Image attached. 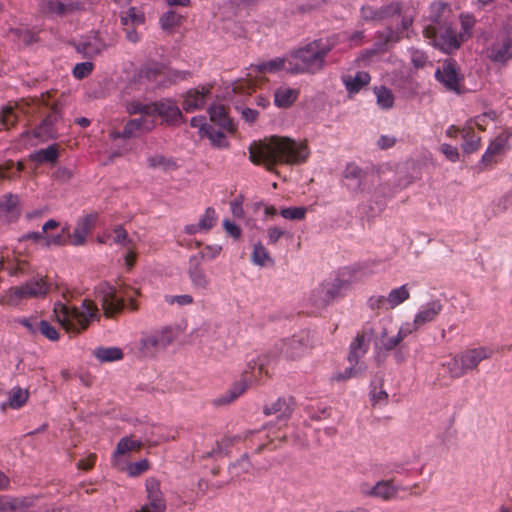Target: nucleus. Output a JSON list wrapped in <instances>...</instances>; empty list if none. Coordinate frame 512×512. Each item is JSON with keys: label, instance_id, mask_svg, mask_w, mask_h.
I'll return each instance as SVG.
<instances>
[{"label": "nucleus", "instance_id": "obj_1", "mask_svg": "<svg viewBox=\"0 0 512 512\" xmlns=\"http://www.w3.org/2000/svg\"><path fill=\"white\" fill-rule=\"evenodd\" d=\"M306 140L300 142L284 136H271L267 141L250 148V159L272 171L277 164L300 165L309 158Z\"/></svg>", "mask_w": 512, "mask_h": 512}, {"label": "nucleus", "instance_id": "obj_2", "mask_svg": "<svg viewBox=\"0 0 512 512\" xmlns=\"http://www.w3.org/2000/svg\"><path fill=\"white\" fill-rule=\"evenodd\" d=\"M334 44L328 39H316L294 51L289 59L290 72L317 73L325 66V58Z\"/></svg>", "mask_w": 512, "mask_h": 512}, {"label": "nucleus", "instance_id": "obj_3", "mask_svg": "<svg viewBox=\"0 0 512 512\" xmlns=\"http://www.w3.org/2000/svg\"><path fill=\"white\" fill-rule=\"evenodd\" d=\"M54 313L57 321L68 333L75 335L85 331L92 320H99V309L94 301L84 299L81 308L68 307L58 303L54 307Z\"/></svg>", "mask_w": 512, "mask_h": 512}, {"label": "nucleus", "instance_id": "obj_4", "mask_svg": "<svg viewBox=\"0 0 512 512\" xmlns=\"http://www.w3.org/2000/svg\"><path fill=\"white\" fill-rule=\"evenodd\" d=\"M129 114L134 115L137 112L152 114L161 117L166 123L176 125L183 121L182 113L177 104L170 99L143 104L139 101L131 102L127 105Z\"/></svg>", "mask_w": 512, "mask_h": 512}, {"label": "nucleus", "instance_id": "obj_5", "mask_svg": "<svg viewBox=\"0 0 512 512\" xmlns=\"http://www.w3.org/2000/svg\"><path fill=\"white\" fill-rule=\"evenodd\" d=\"M95 298L100 303L106 318H114L124 309L123 297L119 296L116 288L107 282L100 283L96 287Z\"/></svg>", "mask_w": 512, "mask_h": 512}, {"label": "nucleus", "instance_id": "obj_6", "mask_svg": "<svg viewBox=\"0 0 512 512\" xmlns=\"http://www.w3.org/2000/svg\"><path fill=\"white\" fill-rule=\"evenodd\" d=\"M424 36L433 40V45L445 53H452L458 50L464 40L451 26L442 27L437 32L433 26H427L424 29Z\"/></svg>", "mask_w": 512, "mask_h": 512}, {"label": "nucleus", "instance_id": "obj_7", "mask_svg": "<svg viewBox=\"0 0 512 512\" xmlns=\"http://www.w3.org/2000/svg\"><path fill=\"white\" fill-rule=\"evenodd\" d=\"M436 79L444 85V87L456 94L464 92L463 76L459 72V68L454 61L446 60L440 68L435 72Z\"/></svg>", "mask_w": 512, "mask_h": 512}, {"label": "nucleus", "instance_id": "obj_8", "mask_svg": "<svg viewBox=\"0 0 512 512\" xmlns=\"http://www.w3.org/2000/svg\"><path fill=\"white\" fill-rule=\"evenodd\" d=\"M139 118L132 119L126 123L122 132L113 131L110 133L112 139L133 138L153 130L156 126V120L152 114L137 112Z\"/></svg>", "mask_w": 512, "mask_h": 512}, {"label": "nucleus", "instance_id": "obj_9", "mask_svg": "<svg viewBox=\"0 0 512 512\" xmlns=\"http://www.w3.org/2000/svg\"><path fill=\"white\" fill-rule=\"evenodd\" d=\"M88 5L87 0H40V9L43 13L57 16L86 10Z\"/></svg>", "mask_w": 512, "mask_h": 512}, {"label": "nucleus", "instance_id": "obj_10", "mask_svg": "<svg viewBox=\"0 0 512 512\" xmlns=\"http://www.w3.org/2000/svg\"><path fill=\"white\" fill-rule=\"evenodd\" d=\"M487 57L494 63L505 64L512 59V35L499 34L494 42L486 49Z\"/></svg>", "mask_w": 512, "mask_h": 512}, {"label": "nucleus", "instance_id": "obj_11", "mask_svg": "<svg viewBox=\"0 0 512 512\" xmlns=\"http://www.w3.org/2000/svg\"><path fill=\"white\" fill-rule=\"evenodd\" d=\"M98 219L97 213H90L81 217L72 234L68 228H63L62 232L70 237V243L74 246H82L86 243V237L91 233Z\"/></svg>", "mask_w": 512, "mask_h": 512}, {"label": "nucleus", "instance_id": "obj_12", "mask_svg": "<svg viewBox=\"0 0 512 512\" xmlns=\"http://www.w3.org/2000/svg\"><path fill=\"white\" fill-rule=\"evenodd\" d=\"M147 504L139 512H165L166 501L160 489V482L155 478L146 480Z\"/></svg>", "mask_w": 512, "mask_h": 512}, {"label": "nucleus", "instance_id": "obj_13", "mask_svg": "<svg viewBox=\"0 0 512 512\" xmlns=\"http://www.w3.org/2000/svg\"><path fill=\"white\" fill-rule=\"evenodd\" d=\"M342 287L340 280L326 282L313 290L312 301L317 306H326L329 302L338 296Z\"/></svg>", "mask_w": 512, "mask_h": 512}, {"label": "nucleus", "instance_id": "obj_14", "mask_svg": "<svg viewBox=\"0 0 512 512\" xmlns=\"http://www.w3.org/2000/svg\"><path fill=\"white\" fill-rule=\"evenodd\" d=\"M21 214L18 195L8 193L0 198V218L8 222L15 221Z\"/></svg>", "mask_w": 512, "mask_h": 512}, {"label": "nucleus", "instance_id": "obj_15", "mask_svg": "<svg viewBox=\"0 0 512 512\" xmlns=\"http://www.w3.org/2000/svg\"><path fill=\"white\" fill-rule=\"evenodd\" d=\"M58 121V113L55 108L53 111L42 120L37 128L33 131V136L44 142L50 139H56L58 134L54 127Z\"/></svg>", "mask_w": 512, "mask_h": 512}, {"label": "nucleus", "instance_id": "obj_16", "mask_svg": "<svg viewBox=\"0 0 512 512\" xmlns=\"http://www.w3.org/2000/svg\"><path fill=\"white\" fill-rule=\"evenodd\" d=\"M307 350V343L302 338L293 336L283 342L281 352L286 358L297 360L303 357Z\"/></svg>", "mask_w": 512, "mask_h": 512}, {"label": "nucleus", "instance_id": "obj_17", "mask_svg": "<svg viewBox=\"0 0 512 512\" xmlns=\"http://www.w3.org/2000/svg\"><path fill=\"white\" fill-rule=\"evenodd\" d=\"M509 134L501 133L489 145L482 157V163L490 165L495 162L494 157L502 155L508 147Z\"/></svg>", "mask_w": 512, "mask_h": 512}, {"label": "nucleus", "instance_id": "obj_18", "mask_svg": "<svg viewBox=\"0 0 512 512\" xmlns=\"http://www.w3.org/2000/svg\"><path fill=\"white\" fill-rule=\"evenodd\" d=\"M209 93L210 89L205 87H203L201 91L197 89L189 90L184 97L183 109L186 112H192L202 108L206 102V96Z\"/></svg>", "mask_w": 512, "mask_h": 512}, {"label": "nucleus", "instance_id": "obj_19", "mask_svg": "<svg viewBox=\"0 0 512 512\" xmlns=\"http://www.w3.org/2000/svg\"><path fill=\"white\" fill-rule=\"evenodd\" d=\"M293 406L291 398H279L270 405H266L263 412L266 415H275L278 419H286L292 414Z\"/></svg>", "mask_w": 512, "mask_h": 512}, {"label": "nucleus", "instance_id": "obj_20", "mask_svg": "<svg viewBox=\"0 0 512 512\" xmlns=\"http://www.w3.org/2000/svg\"><path fill=\"white\" fill-rule=\"evenodd\" d=\"M492 353L491 349L485 347L469 349L461 353L466 371L475 369L482 360L490 358Z\"/></svg>", "mask_w": 512, "mask_h": 512}, {"label": "nucleus", "instance_id": "obj_21", "mask_svg": "<svg viewBox=\"0 0 512 512\" xmlns=\"http://www.w3.org/2000/svg\"><path fill=\"white\" fill-rule=\"evenodd\" d=\"M106 48L107 44L102 41L100 34L98 32H94L87 41L80 43L77 49L85 56L94 57L99 55Z\"/></svg>", "mask_w": 512, "mask_h": 512}, {"label": "nucleus", "instance_id": "obj_22", "mask_svg": "<svg viewBox=\"0 0 512 512\" xmlns=\"http://www.w3.org/2000/svg\"><path fill=\"white\" fill-rule=\"evenodd\" d=\"M210 120L222 129L228 132H234L235 126L232 120L227 116L226 109L223 105H212L209 108Z\"/></svg>", "mask_w": 512, "mask_h": 512}, {"label": "nucleus", "instance_id": "obj_23", "mask_svg": "<svg viewBox=\"0 0 512 512\" xmlns=\"http://www.w3.org/2000/svg\"><path fill=\"white\" fill-rule=\"evenodd\" d=\"M170 341L171 339L164 332L151 334L142 340V350L146 355H151L159 348L165 347Z\"/></svg>", "mask_w": 512, "mask_h": 512}, {"label": "nucleus", "instance_id": "obj_24", "mask_svg": "<svg viewBox=\"0 0 512 512\" xmlns=\"http://www.w3.org/2000/svg\"><path fill=\"white\" fill-rule=\"evenodd\" d=\"M371 77L368 72L359 71L355 76H345L343 78L346 90L350 94L358 93L363 87L369 84Z\"/></svg>", "mask_w": 512, "mask_h": 512}, {"label": "nucleus", "instance_id": "obj_25", "mask_svg": "<svg viewBox=\"0 0 512 512\" xmlns=\"http://www.w3.org/2000/svg\"><path fill=\"white\" fill-rule=\"evenodd\" d=\"M33 505V499L28 497L13 498L9 496H0V511H21Z\"/></svg>", "mask_w": 512, "mask_h": 512}, {"label": "nucleus", "instance_id": "obj_26", "mask_svg": "<svg viewBox=\"0 0 512 512\" xmlns=\"http://www.w3.org/2000/svg\"><path fill=\"white\" fill-rule=\"evenodd\" d=\"M299 90L289 87H279L274 93L275 104L278 107H290L298 98Z\"/></svg>", "mask_w": 512, "mask_h": 512}, {"label": "nucleus", "instance_id": "obj_27", "mask_svg": "<svg viewBox=\"0 0 512 512\" xmlns=\"http://www.w3.org/2000/svg\"><path fill=\"white\" fill-rule=\"evenodd\" d=\"M26 299L44 297L49 291V285L45 279L31 280L21 285Z\"/></svg>", "mask_w": 512, "mask_h": 512}, {"label": "nucleus", "instance_id": "obj_28", "mask_svg": "<svg viewBox=\"0 0 512 512\" xmlns=\"http://www.w3.org/2000/svg\"><path fill=\"white\" fill-rule=\"evenodd\" d=\"M59 158V146L57 144H52L45 149H40L35 151L30 155V160L42 164V163H51L54 164L57 162Z\"/></svg>", "mask_w": 512, "mask_h": 512}, {"label": "nucleus", "instance_id": "obj_29", "mask_svg": "<svg viewBox=\"0 0 512 512\" xmlns=\"http://www.w3.org/2000/svg\"><path fill=\"white\" fill-rule=\"evenodd\" d=\"M166 67L159 63H150L142 67L138 72L139 80L160 81L161 77L165 78Z\"/></svg>", "mask_w": 512, "mask_h": 512}, {"label": "nucleus", "instance_id": "obj_30", "mask_svg": "<svg viewBox=\"0 0 512 512\" xmlns=\"http://www.w3.org/2000/svg\"><path fill=\"white\" fill-rule=\"evenodd\" d=\"M26 299L22 286L11 287L0 296V305L15 307Z\"/></svg>", "mask_w": 512, "mask_h": 512}, {"label": "nucleus", "instance_id": "obj_31", "mask_svg": "<svg viewBox=\"0 0 512 512\" xmlns=\"http://www.w3.org/2000/svg\"><path fill=\"white\" fill-rule=\"evenodd\" d=\"M189 275L194 285L205 288L208 281L206 275L200 267V258L194 256L189 261Z\"/></svg>", "mask_w": 512, "mask_h": 512}, {"label": "nucleus", "instance_id": "obj_32", "mask_svg": "<svg viewBox=\"0 0 512 512\" xmlns=\"http://www.w3.org/2000/svg\"><path fill=\"white\" fill-rule=\"evenodd\" d=\"M409 298V291L406 285H403L399 288L393 289L387 298H382L379 300L380 304L387 303L389 308H395L405 300Z\"/></svg>", "mask_w": 512, "mask_h": 512}, {"label": "nucleus", "instance_id": "obj_33", "mask_svg": "<svg viewBox=\"0 0 512 512\" xmlns=\"http://www.w3.org/2000/svg\"><path fill=\"white\" fill-rule=\"evenodd\" d=\"M367 350L365 346V332L358 334L350 345L348 360L352 366L357 364L358 359Z\"/></svg>", "mask_w": 512, "mask_h": 512}, {"label": "nucleus", "instance_id": "obj_34", "mask_svg": "<svg viewBox=\"0 0 512 512\" xmlns=\"http://www.w3.org/2000/svg\"><path fill=\"white\" fill-rule=\"evenodd\" d=\"M145 22V14L136 7H131L124 15L121 16L123 26H137Z\"/></svg>", "mask_w": 512, "mask_h": 512}, {"label": "nucleus", "instance_id": "obj_35", "mask_svg": "<svg viewBox=\"0 0 512 512\" xmlns=\"http://www.w3.org/2000/svg\"><path fill=\"white\" fill-rule=\"evenodd\" d=\"M463 138L464 143L462 144V149L465 153H473L477 151L480 147L481 138L476 135L472 128H467L463 130Z\"/></svg>", "mask_w": 512, "mask_h": 512}, {"label": "nucleus", "instance_id": "obj_36", "mask_svg": "<svg viewBox=\"0 0 512 512\" xmlns=\"http://www.w3.org/2000/svg\"><path fill=\"white\" fill-rule=\"evenodd\" d=\"M441 310V305L438 303H431L425 309L420 311L415 317L416 325H423L427 322L432 321L438 315Z\"/></svg>", "mask_w": 512, "mask_h": 512}, {"label": "nucleus", "instance_id": "obj_37", "mask_svg": "<svg viewBox=\"0 0 512 512\" xmlns=\"http://www.w3.org/2000/svg\"><path fill=\"white\" fill-rule=\"evenodd\" d=\"M284 66H285L284 58H275L268 62L252 65L251 67L256 72H258L260 74H266V73H274V72L280 71L284 68Z\"/></svg>", "mask_w": 512, "mask_h": 512}, {"label": "nucleus", "instance_id": "obj_38", "mask_svg": "<svg viewBox=\"0 0 512 512\" xmlns=\"http://www.w3.org/2000/svg\"><path fill=\"white\" fill-rule=\"evenodd\" d=\"M141 447L142 442L140 440H133L130 437H124L118 442L114 456L117 457L119 455H125L131 451H139Z\"/></svg>", "mask_w": 512, "mask_h": 512}, {"label": "nucleus", "instance_id": "obj_39", "mask_svg": "<svg viewBox=\"0 0 512 512\" xmlns=\"http://www.w3.org/2000/svg\"><path fill=\"white\" fill-rule=\"evenodd\" d=\"M444 366L452 378H459L467 373L461 354L453 357Z\"/></svg>", "mask_w": 512, "mask_h": 512}, {"label": "nucleus", "instance_id": "obj_40", "mask_svg": "<svg viewBox=\"0 0 512 512\" xmlns=\"http://www.w3.org/2000/svg\"><path fill=\"white\" fill-rule=\"evenodd\" d=\"M94 354L102 362L115 361L123 358L121 349L117 347L97 348Z\"/></svg>", "mask_w": 512, "mask_h": 512}, {"label": "nucleus", "instance_id": "obj_41", "mask_svg": "<svg viewBox=\"0 0 512 512\" xmlns=\"http://www.w3.org/2000/svg\"><path fill=\"white\" fill-rule=\"evenodd\" d=\"M247 384L245 381L237 382L227 393L226 396L220 397L216 400L217 404H228L234 401L242 393L245 392Z\"/></svg>", "mask_w": 512, "mask_h": 512}, {"label": "nucleus", "instance_id": "obj_42", "mask_svg": "<svg viewBox=\"0 0 512 512\" xmlns=\"http://www.w3.org/2000/svg\"><path fill=\"white\" fill-rule=\"evenodd\" d=\"M375 93L377 96V103L385 109L391 108L394 104V97L388 88L384 86L376 87Z\"/></svg>", "mask_w": 512, "mask_h": 512}, {"label": "nucleus", "instance_id": "obj_43", "mask_svg": "<svg viewBox=\"0 0 512 512\" xmlns=\"http://www.w3.org/2000/svg\"><path fill=\"white\" fill-rule=\"evenodd\" d=\"M28 396L29 393L25 389L19 387L12 389L9 397L10 407L14 409L20 408L27 402Z\"/></svg>", "mask_w": 512, "mask_h": 512}, {"label": "nucleus", "instance_id": "obj_44", "mask_svg": "<svg viewBox=\"0 0 512 512\" xmlns=\"http://www.w3.org/2000/svg\"><path fill=\"white\" fill-rule=\"evenodd\" d=\"M18 122V116L12 106H5L1 110L0 123L5 129H10Z\"/></svg>", "mask_w": 512, "mask_h": 512}, {"label": "nucleus", "instance_id": "obj_45", "mask_svg": "<svg viewBox=\"0 0 512 512\" xmlns=\"http://www.w3.org/2000/svg\"><path fill=\"white\" fill-rule=\"evenodd\" d=\"M307 209L305 207H288L280 210V215L288 220H302L305 218Z\"/></svg>", "mask_w": 512, "mask_h": 512}, {"label": "nucleus", "instance_id": "obj_46", "mask_svg": "<svg viewBox=\"0 0 512 512\" xmlns=\"http://www.w3.org/2000/svg\"><path fill=\"white\" fill-rule=\"evenodd\" d=\"M462 31L459 33L461 35V39L466 41L472 35V29L475 25V19L472 15H461L460 16Z\"/></svg>", "mask_w": 512, "mask_h": 512}, {"label": "nucleus", "instance_id": "obj_47", "mask_svg": "<svg viewBox=\"0 0 512 512\" xmlns=\"http://www.w3.org/2000/svg\"><path fill=\"white\" fill-rule=\"evenodd\" d=\"M182 16L174 11H168L161 17V26L163 29H170L179 26L182 23Z\"/></svg>", "mask_w": 512, "mask_h": 512}, {"label": "nucleus", "instance_id": "obj_48", "mask_svg": "<svg viewBox=\"0 0 512 512\" xmlns=\"http://www.w3.org/2000/svg\"><path fill=\"white\" fill-rule=\"evenodd\" d=\"M94 69V64L91 61L78 63L73 68V76L76 79H84L88 77Z\"/></svg>", "mask_w": 512, "mask_h": 512}, {"label": "nucleus", "instance_id": "obj_49", "mask_svg": "<svg viewBox=\"0 0 512 512\" xmlns=\"http://www.w3.org/2000/svg\"><path fill=\"white\" fill-rule=\"evenodd\" d=\"M38 330L44 337L51 341H56L59 339V333L57 332L56 328L45 320L38 322Z\"/></svg>", "mask_w": 512, "mask_h": 512}, {"label": "nucleus", "instance_id": "obj_50", "mask_svg": "<svg viewBox=\"0 0 512 512\" xmlns=\"http://www.w3.org/2000/svg\"><path fill=\"white\" fill-rule=\"evenodd\" d=\"M372 494L383 499H389L395 494V490L388 482H379L373 488Z\"/></svg>", "mask_w": 512, "mask_h": 512}, {"label": "nucleus", "instance_id": "obj_51", "mask_svg": "<svg viewBox=\"0 0 512 512\" xmlns=\"http://www.w3.org/2000/svg\"><path fill=\"white\" fill-rule=\"evenodd\" d=\"M216 222L215 210L213 208H207L204 215L201 217L198 223L199 229L209 230Z\"/></svg>", "mask_w": 512, "mask_h": 512}, {"label": "nucleus", "instance_id": "obj_52", "mask_svg": "<svg viewBox=\"0 0 512 512\" xmlns=\"http://www.w3.org/2000/svg\"><path fill=\"white\" fill-rule=\"evenodd\" d=\"M401 10L402 8L399 2L390 3L379 9L380 20H384L395 15H400Z\"/></svg>", "mask_w": 512, "mask_h": 512}, {"label": "nucleus", "instance_id": "obj_53", "mask_svg": "<svg viewBox=\"0 0 512 512\" xmlns=\"http://www.w3.org/2000/svg\"><path fill=\"white\" fill-rule=\"evenodd\" d=\"M13 34L17 37V40L25 45H30L36 41V35L26 29V28H18L13 30Z\"/></svg>", "mask_w": 512, "mask_h": 512}, {"label": "nucleus", "instance_id": "obj_54", "mask_svg": "<svg viewBox=\"0 0 512 512\" xmlns=\"http://www.w3.org/2000/svg\"><path fill=\"white\" fill-rule=\"evenodd\" d=\"M497 119V114L494 111L484 112L481 115H478L474 119V123L478 129L484 131L485 126L489 122H493Z\"/></svg>", "mask_w": 512, "mask_h": 512}, {"label": "nucleus", "instance_id": "obj_55", "mask_svg": "<svg viewBox=\"0 0 512 512\" xmlns=\"http://www.w3.org/2000/svg\"><path fill=\"white\" fill-rule=\"evenodd\" d=\"M30 270V263L26 260L16 259L13 267L10 268L9 274L11 276H19L28 274Z\"/></svg>", "mask_w": 512, "mask_h": 512}, {"label": "nucleus", "instance_id": "obj_56", "mask_svg": "<svg viewBox=\"0 0 512 512\" xmlns=\"http://www.w3.org/2000/svg\"><path fill=\"white\" fill-rule=\"evenodd\" d=\"M252 259L256 264L264 265L269 259L268 252L264 246L257 244L254 246Z\"/></svg>", "mask_w": 512, "mask_h": 512}, {"label": "nucleus", "instance_id": "obj_57", "mask_svg": "<svg viewBox=\"0 0 512 512\" xmlns=\"http://www.w3.org/2000/svg\"><path fill=\"white\" fill-rule=\"evenodd\" d=\"M149 469V461L146 459L140 460L128 466V473L130 476L135 477Z\"/></svg>", "mask_w": 512, "mask_h": 512}, {"label": "nucleus", "instance_id": "obj_58", "mask_svg": "<svg viewBox=\"0 0 512 512\" xmlns=\"http://www.w3.org/2000/svg\"><path fill=\"white\" fill-rule=\"evenodd\" d=\"M379 40L384 44L396 43L401 39L399 32L388 29L385 32L378 33Z\"/></svg>", "mask_w": 512, "mask_h": 512}, {"label": "nucleus", "instance_id": "obj_59", "mask_svg": "<svg viewBox=\"0 0 512 512\" xmlns=\"http://www.w3.org/2000/svg\"><path fill=\"white\" fill-rule=\"evenodd\" d=\"M67 235H57L53 237L45 236V242L43 243L44 247H51V246H64L68 243Z\"/></svg>", "mask_w": 512, "mask_h": 512}, {"label": "nucleus", "instance_id": "obj_60", "mask_svg": "<svg viewBox=\"0 0 512 512\" xmlns=\"http://www.w3.org/2000/svg\"><path fill=\"white\" fill-rule=\"evenodd\" d=\"M411 61L415 68H423L427 63V56L420 50L411 52Z\"/></svg>", "mask_w": 512, "mask_h": 512}, {"label": "nucleus", "instance_id": "obj_61", "mask_svg": "<svg viewBox=\"0 0 512 512\" xmlns=\"http://www.w3.org/2000/svg\"><path fill=\"white\" fill-rule=\"evenodd\" d=\"M115 236H114V242L117 244H122L127 246L130 243V240L128 239V234L126 230L122 226H116L113 230Z\"/></svg>", "mask_w": 512, "mask_h": 512}, {"label": "nucleus", "instance_id": "obj_62", "mask_svg": "<svg viewBox=\"0 0 512 512\" xmlns=\"http://www.w3.org/2000/svg\"><path fill=\"white\" fill-rule=\"evenodd\" d=\"M441 152L446 156L448 160L451 162H456L459 160V152L458 149L449 144H442Z\"/></svg>", "mask_w": 512, "mask_h": 512}, {"label": "nucleus", "instance_id": "obj_63", "mask_svg": "<svg viewBox=\"0 0 512 512\" xmlns=\"http://www.w3.org/2000/svg\"><path fill=\"white\" fill-rule=\"evenodd\" d=\"M166 75L165 78H167L169 83L177 82L180 80L186 79L190 74L186 71H171L166 68Z\"/></svg>", "mask_w": 512, "mask_h": 512}, {"label": "nucleus", "instance_id": "obj_64", "mask_svg": "<svg viewBox=\"0 0 512 512\" xmlns=\"http://www.w3.org/2000/svg\"><path fill=\"white\" fill-rule=\"evenodd\" d=\"M223 226L225 231L233 238L237 239L240 237L241 229L236 224L232 223L229 220H224Z\"/></svg>", "mask_w": 512, "mask_h": 512}]
</instances>
